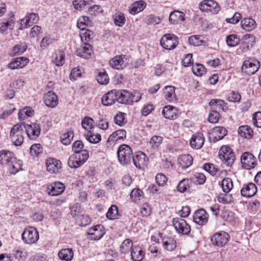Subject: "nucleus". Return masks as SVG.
Here are the masks:
<instances>
[{
  "mask_svg": "<svg viewBox=\"0 0 261 261\" xmlns=\"http://www.w3.org/2000/svg\"><path fill=\"white\" fill-rule=\"evenodd\" d=\"M0 165L7 168L12 174H15L22 170L21 161H17L14 153L6 149L0 151Z\"/></svg>",
  "mask_w": 261,
  "mask_h": 261,
  "instance_id": "f257e3e1",
  "label": "nucleus"
},
{
  "mask_svg": "<svg viewBox=\"0 0 261 261\" xmlns=\"http://www.w3.org/2000/svg\"><path fill=\"white\" fill-rule=\"evenodd\" d=\"M117 101L122 104L133 105L138 102L142 98V94L138 91H129L126 90H117Z\"/></svg>",
  "mask_w": 261,
  "mask_h": 261,
  "instance_id": "f03ea898",
  "label": "nucleus"
},
{
  "mask_svg": "<svg viewBox=\"0 0 261 261\" xmlns=\"http://www.w3.org/2000/svg\"><path fill=\"white\" fill-rule=\"evenodd\" d=\"M24 126L23 124H16L11 129L10 137L13 144L15 146H20L23 142Z\"/></svg>",
  "mask_w": 261,
  "mask_h": 261,
  "instance_id": "7ed1b4c3",
  "label": "nucleus"
},
{
  "mask_svg": "<svg viewBox=\"0 0 261 261\" xmlns=\"http://www.w3.org/2000/svg\"><path fill=\"white\" fill-rule=\"evenodd\" d=\"M119 162L122 165H126L130 163L133 156L132 148L127 145L122 144L117 150Z\"/></svg>",
  "mask_w": 261,
  "mask_h": 261,
  "instance_id": "20e7f679",
  "label": "nucleus"
},
{
  "mask_svg": "<svg viewBox=\"0 0 261 261\" xmlns=\"http://www.w3.org/2000/svg\"><path fill=\"white\" fill-rule=\"evenodd\" d=\"M219 156L220 159L224 161V164L231 166L234 162L236 156L231 148L228 146H223L221 147Z\"/></svg>",
  "mask_w": 261,
  "mask_h": 261,
  "instance_id": "39448f33",
  "label": "nucleus"
},
{
  "mask_svg": "<svg viewBox=\"0 0 261 261\" xmlns=\"http://www.w3.org/2000/svg\"><path fill=\"white\" fill-rule=\"evenodd\" d=\"M178 43V38L173 34H166L164 35L160 40L161 45L167 50L174 49Z\"/></svg>",
  "mask_w": 261,
  "mask_h": 261,
  "instance_id": "423d86ee",
  "label": "nucleus"
},
{
  "mask_svg": "<svg viewBox=\"0 0 261 261\" xmlns=\"http://www.w3.org/2000/svg\"><path fill=\"white\" fill-rule=\"evenodd\" d=\"M22 240L27 244L36 243L39 239V232L36 228L29 227L26 228L21 234Z\"/></svg>",
  "mask_w": 261,
  "mask_h": 261,
  "instance_id": "0eeeda50",
  "label": "nucleus"
},
{
  "mask_svg": "<svg viewBox=\"0 0 261 261\" xmlns=\"http://www.w3.org/2000/svg\"><path fill=\"white\" fill-rule=\"evenodd\" d=\"M129 57L126 55H117L109 61L110 66L115 69L122 70L128 64Z\"/></svg>",
  "mask_w": 261,
  "mask_h": 261,
  "instance_id": "6e6552de",
  "label": "nucleus"
},
{
  "mask_svg": "<svg viewBox=\"0 0 261 261\" xmlns=\"http://www.w3.org/2000/svg\"><path fill=\"white\" fill-rule=\"evenodd\" d=\"M172 222L175 229L178 234L188 235L190 233L191 226L183 218H174Z\"/></svg>",
  "mask_w": 261,
  "mask_h": 261,
  "instance_id": "1a4fd4ad",
  "label": "nucleus"
},
{
  "mask_svg": "<svg viewBox=\"0 0 261 261\" xmlns=\"http://www.w3.org/2000/svg\"><path fill=\"white\" fill-rule=\"evenodd\" d=\"M259 67V62L256 59L251 58L243 62L242 70L247 75H251L256 72Z\"/></svg>",
  "mask_w": 261,
  "mask_h": 261,
  "instance_id": "9d476101",
  "label": "nucleus"
},
{
  "mask_svg": "<svg viewBox=\"0 0 261 261\" xmlns=\"http://www.w3.org/2000/svg\"><path fill=\"white\" fill-rule=\"evenodd\" d=\"M241 161L243 168L247 170L254 168L257 165L255 157L250 152H244L241 156Z\"/></svg>",
  "mask_w": 261,
  "mask_h": 261,
  "instance_id": "9b49d317",
  "label": "nucleus"
},
{
  "mask_svg": "<svg viewBox=\"0 0 261 261\" xmlns=\"http://www.w3.org/2000/svg\"><path fill=\"white\" fill-rule=\"evenodd\" d=\"M64 185L60 181H55L47 185L46 192L48 195L56 196L61 194L65 190Z\"/></svg>",
  "mask_w": 261,
  "mask_h": 261,
  "instance_id": "f8f14e48",
  "label": "nucleus"
},
{
  "mask_svg": "<svg viewBox=\"0 0 261 261\" xmlns=\"http://www.w3.org/2000/svg\"><path fill=\"white\" fill-rule=\"evenodd\" d=\"M229 235L225 231L218 232L211 238L212 243L215 246L222 247L228 242Z\"/></svg>",
  "mask_w": 261,
  "mask_h": 261,
  "instance_id": "ddd939ff",
  "label": "nucleus"
},
{
  "mask_svg": "<svg viewBox=\"0 0 261 261\" xmlns=\"http://www.w3.org/2000/svg\"><path fill=\"white\" fill-rule=\"evenodd\" d=\"M105 231L102 225H97L89 229L87 232L88 238L90 240L97 241L105 234Z\"/></svg>",
  "mask_w": 261,
  "mask_h": 261,
  "instance_id": "4468645a",
  "label": "nucleus"
},
{
  "mask_svg": "<svg viewBox=\"0 0 261 261\" xmlns=\"http://www.w3.org/2000/svg\"><path fill=\"white\" fill-rule=\"evenodd\" d=\"M28 137L30 139H36L40 134L41 128L39 124L33 123L30 124H25L24 122L22 123Z\"/></svg>",
  "mask_w": 261,
  "mask_h": 261,
  "instance_id": "2eb2a0df",
  "label": "nucleus"
},
{
  "mask_svg": "<svg viewBox=\"0 0 261 261\" xmlns=\"http://www.w3.org/2000/svg\"><path fill=\"white\" fill-rule=\"evenodd\" d=\"M199 9L202 11H211L217 13L220 10L218 3L213 0H204L199 5Z\"/></svg>",
  "mask_w": 261,
  "mask_h": 261,
  "instance_id": "dca6fc26",
  "label": "nucleus"
},
{
  "mask_svg": "<svg viewBox=\"0 0 261 261\" xmlns=\"http://www.w3.org/2000/svg\"><path fill=\"white\" fill-rule=\"evenodd\" d=\"M93 53V47L89 43H84L76 50V55L83 59H89Z\"/></svg>",
  "mask_w": 261,
  "mask_h": 261,
  "instance_id": "f3484780",
  "label": "nucleus"
},
{
  "mask_svg": "<svg viewBox=\"0 0 261 261\" xmlns=\"http://www.w3.org/2000/svg\"><path fill=\"white\" fill-rule=\"evenodd\" d=\"M14 14L11 13L8 19L3 18L0 20V33L3 34H7L8 29H13L15 25Z\"/></svg>",
  "mask_w": 261,
  "mask_h": 261,
  "instance_id": "a211bd4d",
  "label": "nucleus"
},
{
  "mask_svg": "<svg viewBox=\"0 0 261 261\" xmlns=\"http://www.w3.org/2000/svg\"><path fill=\"white\" fill-rule=\"evenodd\" d=\"M208 216V214L204 209L200 208L194 213L193 217L195 223L202 226L207 223Z\"/></svg>",
  "mask_w": 261,
  "mask_h": 261,
  "instance_id": "6ab92c4d",
  "label": "nucleus"
},
{
  "mask_svg": "<svg viewBox=\"0 0 261 261\" xmlns=\"http://www.w3.org/2000/svg\"><path fill=\"white\" fill-rule=\"evenodd\" d=\"M29 59L24 57L15 58L7 65V68L11 70L22 68L29 63Z\"/></svg>",
  "mask_w": 261,
  "mask_h": 261,
  "instance_id": "aec40b11",
  "label": "nucleus"
},
{
  "mask_svg": "<svg viewBox=\"0 0 261 261\" xmlns=\"http://www.w3.org/2000/svg\"><path fill=\"white\" fill-rule=\"evenodd\" d=\"M39 19V15L35 13H32L27 15L25 18H23L20 20V30H22L25 28H28L33 23H36Z\"/></svg>",
  "mask_w": 261,
  "mask_h": 261,
  "instance_id": "412c9836",
  "label": "nucleus"
},
{
  "mask_svg": "<svg viewBox=\"0 0 261 261\" xmlns=\"http://www.w3.org/2000/svg\"><path fill=\"white\" fill-rule=\"evenodd\" d=\"M255 37L253 35L247 34L243 36L240 48L243 52H246L253 46Z\"/></svg>",
  "mask_w": 261,
  "mask_h": 261,
  "instance_id": "4be33fe9",
  "label": "nucleus"
},
{
  "mask_svg": "<svg viewBox=\"0 0 261 261\" xmlns=\"http://www.w3.org/2000/svg\"><path fill=\"white\" fill-rule=\"evenodd\" d=\"M204 143V138L203 134L197 133L193 135L190 141L192 148L195 149H200Z\"/></svg>",
  "mask_w": 261,
  "mask_h": 261,
  "instance_id": "5701e85b",
  "label": "nucleus"
},
{
  "mask_svg": "<svg viewBox=\"0 0 261 261\" xmlns=\"http://www.w3.org/2000/svg\"><path fill=\"white\" fill-rule=\"evenodd\" d=\"M44 102L47 107L54 108L58 104V97L53 91H48L43 97Z\"/></svg>",
  "mask_w": 261,
  "mask_h": 261,
  "instance_id": "b1692460",
  "label": "nucleus"
},
{
  "mask_svg": "<svg viewBox=\"0 0 261 261\" xmlns=\"http://www.w3.org/2000/svg\"><path fill=\"white\" fill-rule=\"evenodd\" d=\"M126 132L124 129H118L113 132L109 137L107 143L113 145L115 142L123 141L126 138Z\"/></svg>",
  "mask_w": 261,
  "mask_h": 261,
  "instance_id": "393cba45",
  "label": "nucleus"
},
{
  "mask_svg": "<svg viewBox=\"0 0 261 261\" xmlns=\"http://www.w3.org/2000/svg\"><path fill=\"white\" fill-rule=\"evenodd\" d=\"M117 90H113L105 94L101 98L102 105L109 106L114 104L115 101H117Z\"/></svg>",
  "mask_w": 261,
  "mask_h": 261,
  "instance_id": "a878e982",
  "label": "nucleus"
},
{
  "mask_svg": "<svg viewBox=\"0 0 261 261\" xmlns=\"http://www.w3.org/2000/svg\"><path fill=\"white\" fill-rule=\"evenodd\" d=\"M164 98L169 102H174L177 100L175 88L172 86H166L163 90Z\"/></svg>",
  "mask_w": 261,
  "mask_h": 261,
  "instance_id": "bb28decb",
  "label": "nucleus"
},
{
  "mask_svg": "<svg viewBox=\"0 0 261 261\" xmlns=\"http://www.w3.org/2000/svg\"><path fill=\"white\" fill-rule=\"evenodd\" d=\"M164 249L168 251H172L176 247V242L172 237L164 236L161 237Z\"/></svg>",
  "mask_w": 261,
  "mask_h": 261,
  "instance_id": "cd10ccee",
  "label": "nucleus"
},
{
  "mask_svg": "<svg viewBox=\"0 0 261 261\" xmlns=\"http://www.w3.org/2000/svg\"><path fill=\"white\" fill-rule=\"evenodd\" d=\"M46 168L48 172L53 173H57L61 168V162L58 160L53 158H49L46 162Z\"/></svg>",
  "mask_w": 261,
  "mask_h": 261,
  "instance_id": "c85d7f7f",
  "label": "nucleus"
},
{
  "mask_svg": "<svg viewBox=\"0 0 261 261\" xmlns=\"http://www.w3.org/2000/svg\"><path fill=\"white\" fill-rule=\"evenodd\" d=\"M257 192V187L256 185L250 182L244 185V187L241 190V195L245 197H251L255 195Z\"/></svg>",
  "mask_w": 261,
  "mask_h": 261,
  "instance_id": "c756f323",
  "label": "nucleus"
},
{
  "mask_svg": "<svg viewBox=\"0 0 261 261\" xmlns=\"http://www.w3.org/2000/svg\"><path fill=\"white\" fill-rule=\"evenodd\" d=\"M145 251L139 245H134L130 250L131 259L133 261H141L145 256Z\"/></svg>",
  "mask_w": 261,
  "mask_h": 261,
  "instance_id": "7c9ffc66",
  "label": "nucleus"
},
{
  "mask_svg": "<svg viewBox=\"0 0 261 261\" xmlns=\"http://www.w3.org/2000/svg\"><path fill=\"white\" fill-rule=\"evenodd\" d=\"M162 113L165 118L170 120H174L178 116L177 109L170 105L165 106Z\"/></svg>",
  "mask_w": 261,
  "mask_h": 261,
  "instance_id": "2f4dec72",
  "label": "nucleus"
},
{
  "mask_svg": "<svg viewBox=\"0 0 261 261\" xmlns=\"http://www.w3.org/2000/svg\"><path fill=\"white\" fill-rule=\"evenodd\" d=\"M185 20V13L178 10H174L171 12L169 17V20L172 24L181 23Z\"/></svg>",
  "mask_w": 261,
  "mask_h": 261,
  "instance_id": "473e14b6",
  "label": "nucleus"
},
{
  "mask_svg": "<svg viewBox=\"0 0 261 261\" xmlns=\"http://www.w3.org/2000/svg\"><path fill=\"white\" fill-rule=\"evenodd\" d=\"M134 165L139 169H141L146 165V155L142 152L137 153L132 156Z\"/></svg>",
  "mask_w": 261,
  "mask_h": 261,
  "instance_id": "72a5a7b5",
  "label": "nucleus"
},
{
  "mask_svg": "<svg viewBox=\"0 0 261 261\" xmlns=\"http://www.w3.org/2000/svg\"><path fill=\"white\" fill-rule=\"evenodd\" d=\"M146 7V3L141 0L134 3L129 7L128 11L130 14L135 15L142 11Z\"/></svg>",
  "mask_w": 261,
  "mask_h": 261,
  "instance_id": "f704fd0d",
  "label": "nucleus"
},
{
  "mask_svg": "<svg viewBox=\"0 0 261 261\" xmlns=\"http://www.w3.org/2000/svg\"><path fill=\"white\" fill-rule=\"evenodd\" d=\"M227 134V130L223 126L215 127L212 133L213 140L216 142L222 139Z\"/></svg>",
  "mask_w": 261,
  "mask_h": 261,
  "instance_id": "c9c22d12",
  "label": "nucleus"
},
{
  "mask_svg": "<svg viewBox=\"0 0 261 261\" xmlns=\"http://www.w3.org/2000/svg\"><path fill=\"white\" fill-rule=\"evenodd\" d=\"M193 161V157L190 154H182L179 156L178 163L181 168L187 169L191 166Z\"/></svg>",
  "mask_w": 261,
  "mask_h": 261,
  "instance_id": "e433bc0d",
  "label": "nucleus"
},
{
  "mask_svg": "<svg viewBox=\"0 0 261 261\" xmlns=\"http://www.w3.org/2000/svg\"><path fill=\"white\" fill-rule=\"evenodd\" d=\"M209 105L213 108V110L225 112L227 110L226 103L222 99H213L210 101Z\"/></svg>",
  "mask_w": 261,
  "mask_h": 261,
  "instance_id": "4c0bfd02",
  "label": "nucleus"
},
{
  "mask_svg": "<svg viewBox=\"0 0 261 261\" xmlns=\"http://www.w3.org/2000/svg\"><path fill=\"white\" fill-rule=\"evenodd\" d=\"M238 134L242 137L248 139L252 138L253 136V131L248 125L240 126L238 129Z\"/></svg>",
  "mask_w": 261,
  "mask_h": 261,
  "instance_id": "58836bf2",
  "label": "nucleus"
},
{
  "mask_svg": "<svg viewBox=\"0 0 261 261\" xmlns=\"http://www.w3.org/2000/svg\"><path fill=\"white\" fill-rule=\"evenodd\" d=\"M74 255V252L71 248H64L61 249L58 253L59 258L62 260L71 261Z\"/></svg>",
  "mask_w": 261,
  "mask_h": 261,
  "instance_id": "ea45409f",
  "label": "nucleus"
},
{
  "mask_svg": "<svg viewBox=\"0 0 261 261\" xmlns=\"http://www.w3.org/2000/svg\"><path fill=\"white\" fill-rule=\"evenodd\" d=\"M241 27L243 29L247 31H251L256 27L255 20L252 18H245L241 22Z\"/></svg>",
  "mask_w": 261,
  "mask_h": 261,
  "instance_id": "a19ab883",
  "label": "nucleus"
},
{
  "mask_svg": "<svg viewBox=\"0 0 261 261\" xmlns=\"http://www.w3.org/2000/svg\"><path fill=\"white\" fill-rule=\"evenodd\" d=\"M68 166L71 168H77L83 165L82 160H80V158L78 153L72 154L68 161Z\"/></svg>",
  "mask_w": 261,
  "mask_h": 261,
  "instance_id": "79ce46f5",
  "label": "nucleus"
},
{
  "mask_svg": "<svg viewBox=\"0 0 261 261\" xmlns=\"http://www.w3.org/2000/svg\"><path fill=\"white\" fill-rule=\"evenodd\" d=\"M86 139L90 143L96 144L101 141V137L100 134H94L91 130H89L84 134Z\"/></svg>",
  "mask_w": 261,
  "mask_h": 261,
  "instance_id": "37998d69",
  "label": "nucleus"
},
{
  "mask_svg": "<svg viewBox=\"0 0 261 261\" xmlns=\"http://www.w3.org/2000/svg\"><path fill=\"white\" fill-rule=\"evenodd\" d=\"M163 138L160 136L154 135L152 136L149 141L151 146V151L157 150L160 145L162 143Z\"/></svg>",
  "mask_w": 261,
  "mask_h": 261,
  "instance_id": "c03bdc74",
  "label": "nucleus"
},
{
  "mask_svg": "<svg viewBox=\"0 0 261 261\" xmlns=\"http://www.w3.org/2000/svg\"><path fill=\"white\" fill-rule=\"evenodd\" d=\"M34 113V111L31 107H27L19 111L18 117L20 120H24L32 117Z\"/></svg>",
  "mask_w": 261,
  "mask_h": 261,
  "instance_id": "a18cd8bd",
  "label": "nucleus"
},
{
  "mask_svg": "<svg viewBox=\"0 0 261 261\" xmlns=\"http://www.w3.org/2000/svg\"><path fill=\"white\" fill-rule=\"evenodd\" d=\"M53 62L58 66H62L65 62V53L62 50L57 51L53 57Z\"/></svg>",
  "mask_w": 261,
  "mask_h": 261,
  "instance_id": "49530a36",
  "label": "nucleus"
},
{
  "mask_svg": "<svg viewBox=\"0 0 261 261\" xmlns=\"http://www.w3.org/2000/svg\"><path fill=\"white\" fill-rule=\"evenodd\" d=\"M80 36L83 43H89V41L93 39L94 34L91 30L84 29L81 30Z\"/></svg>",
  "mask_w": 261,
  "mask_h": 261,
  "instance_id": "de8ad7c7",
  "label": "nucleus"
},
{
  "mask_svg": "<svg viewBox=\"0 0 261 261\" xmlns=\"http://www.w3.org/2000/svg\"><path fill=\"white\" fill-rule=\"evenodd\" d=\"M134 246L133 241L129 239H126L121 244L120 251L121 253H128L130 252Z\"/></svg>",
  "mask_w": 261,
  "mask_h": 261,
  "instance_id": "09e8293b",
  "label": "nucleus"
},
{
  "mask_svg": "<svg viewBox=\"0 0 261 261\" xmlns=\"http://www.w3.org/2000/svg\"><path fill=\"white\" fill-rule=\"evenodd\" d=\"M106 217L109 220L118 219L119 214L118 207L115 205H112L106 214Z\"/></svg>",
  "mask_w": 261,
  "mask_h": 261,
  "instance_id": "8fccbe9b",
  "label": "nucleus"
},
{
  "mask_svg": "<svg viewBox=\"0 0 261 261\" xmlns=\"http://www.w3.org/2000/svg\"><path fill=\"white\" fill-rule=\"evenodd\" d=\"M130 197L133 201L138 202L143 198V192L139 188L134 189L132 191Z\"/></svg>",
  "mask_w": 261,
  "mask_h": 261,
  "instance_id": "3c124183",
  "label": "nucleus"
},
{
  "mask_svg": "<svg viewBox=\"0 0 261 261\" xmlns=\"http://www.w3.org/2000/svg\"><path fill=\"white\" fill-rule=\"evenodd\" d=\"M96 80L101 85H107L109 83V78L105 70L102 69L99 71L96 76Z\"/></svg>",
  "mask_w": 261,
  "mask_h": 261,
  "instance_id": "603ef678",
  "label": "nucleus"
},
{
  "mask_svg": "<svg viewBox=\"0 0 261 261\" xmlns=\"http://www.w3.org/2000/svg\"><path fill=\"white\" fill-rule=\"evenodd\" d=\"M28 46L25 42H21L19 44H16L13 47L12 56L22 54L27 49Z\"/></svg>",
  "mask_w": 261,
  "mask_h": 261,
  "instance_id": "864d4df0",
  "label": "nucleus"
},
{
  "mask_svg": "<svg viewBox=\"0 0 261 261\" xmlns=\"http://www.w3.org/2000/svg\"><path fill=\"white\" fill-rule=\"evenodd\" d=\"M191 180L196 185H203L205 182L206 177L204 174L197 172L193 174Z\"/></svg>",
  "mask_w": 261,
  "mask_h": 261,
  "instance_id": "5fc2aeb1",
  "label": "nucleus"
},
{
  "mask_svg": "<svg viewBox=\"0 0 261 261\" xmlns=\"http://www.w3.org/2000/svg\"><path fill=\"white\" fill-rule=\"evenodd\" d=\"M203 39V37L202 36H192L189 38V42L191 45L193 46H200L205 43V41Z\"/></svg>",
  "mask_w": 261,
  "mask_h": 261,
  "instance_id": "6e6d98bb",
  "label": "nucleus"
},
{
  "mask_svg": "<svg viewBox=\"0 0 261 261\" xmlns=\"http://www.w3.org/2000/svg\"><path fill=\"white\" fill-rule=\"evenodd\" d=\"M221 187L224 193H228L233 188V183L231 178H225L221 181Z\"/></svg>",
  "mask_w": 261,
  "mask_h": 261,
  "instance_id": "4d7b16f0",
  "label": "nucleus"
},
{
  "mask_svg": "<svg viewBox=\"0 0 261 261\" xmlns=\"http://www.w3.org/2000/svg\"><path fill=\"white\" fill-rule=\"evenodd\" d=\"M114 24L118 27H122L125 23V18L122 13H116L113 15Z\"/></svg>",
  "mask_w": 261,
  "mask_h": 261,
  "instance_id": "13d9d810",
  "label": "nucleus"
},
{
  "mask_svg": "<svg viewBox=\"0 0 261 261\" xmlns=\"http://www.w3.org/2000/svg\"><path fill=\"white\" fill-rule=\"evenodd\" d=\"M192 70L193 73L196 76H202L206 72L205 68L201 64L196 63L195 65L193 64Z\"/></svg>",
  "mask_w": 261,
  "mask_h": 261,
  "instance_id": "bf43d9fd",
  "label": "nucleus"
},
{
  "mask_svg": "<svg viewBox=\"0 0 261 261\" xmlns=\"http://www.w3.org/2000/svg\"><path fill=\"white\" fill-rule=\"evenodd\" d=\"M94 123V121L92 118L86 116L82 119V126L84 129L88 131L91 130Z\"/></svg>",
  "mask_w": 261,
  "mask_h": 261,
  "instance_id": "052dcab7",
  "label": "nucleus"
},
{
  "mask_svg": "<svg viewBox=\"0 0 261 261\" xmlns=\"http://www.w3.org/2000/svg\"><path fill=\"white\" fill-rule=\"evenodd\" d=\"M218 201L223 204H230L233 201V197L231 194L221 193L218 196Z\"/></svg>",
  "mask_w": 261,
  "mask_h": 261,
  "instance_id": "680f3d73",
  "label": "nucleus"
},
{
  "mask_svg": "<svg viewBox=\"0 0 261 261\" xmlns=\"http://www.w3.org/2000/svg\"><path fill=\"white\" fill-rule=\"evenodd\" d=\"M73 137V132L72 130H69L61 136V141L64 145H67L70 143Z\"/></svg>",
  "mask_w": 261,
  "mask_h": 261,
  "instance_id": "e2e57ef3",
  "label": "nucleus"
},
{
  "mask_svg": "<svg viewBox=\"0 0 261 261\" xmlns=\"http://www.w3.org/2000/svg\"><path fill=\"white\" fill-rule=\"evenodd\" d=\"M240 40L237 35L231 34L226 38V43L230 47H234L239 44Z\"/></svg>",
  "mask_w": 261,
  "mask_h": 261,
  "instance_id": "0e129e2a",
  "label": "nucleus"
},
{
  "mask_svg": "<svg viewBox=\"0 0 261 261\" xmlns=\"http://www.w3.org/2000/svg\"><path fill=\"white\" fill-rule=\"evenodd\" d=\"M75 220L79 225L82 226H87L91 222L90 218L87 215H81L75 218Z\"/></svg>",
  "mask_w": 261,
  "mask_h": 261,
  "instance_id": "69168bd1",
  "label": "nucleus"
},
{
  "mask_svg": "<svg viewBox=\"0 0 261 261\" xmlns=\"http://www.w3.org/2000/svg\"><path fill=\"white\" fill-rule=\"evenodd\" d=\"M90 23L91 22L88 17L82 16L77 20V26L80 30H83L86 29V27L90 24Z\"/></svg>",
  "mask_w": 261,
  "mask_h": 261,
  "instance_id": "338daca9",
  "label": "nucleus"
},
{
  "mask_svg": "<svg viewBox=\"0 0 261 261\" xmlns=\"http://www.w3.org/2000/svg\"><path fill=\"white\" fill-rule=\"evenodd\" d=\"M189 187V179L185 178L179 182L177 186V190L180 193H184L187 191Z\"/></svg>",
  "mask_w": 261,
  "mask_h": 261,
  "instance_id": "774afa93",
  "label": "nucleus"
}]
</instances>
